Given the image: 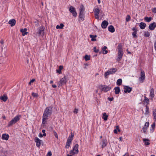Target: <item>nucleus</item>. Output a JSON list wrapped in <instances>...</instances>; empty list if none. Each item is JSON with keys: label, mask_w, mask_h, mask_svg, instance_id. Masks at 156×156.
Here are the masks:
<instances>
[{"label": "nucleus", "mask_w": 156, "mask_h": 156, "mask_svg": "<svg viewBox=\"0 0 156 156\" xmlns=\"http://www.w3.org/2000/svg\"><path fill=\"white\" fill-rule=\"evenodd\" d=\"M63 69V66H60L59 67V69L61 71V70Z\"/></svg>", "instance_id": "052dcab7"}, {"label": "nucleus", "mask_w": 156, "mask_h": 156, "mask_svg": "<svg viewBox=\"0 0 156 156\" xmlns=\"http://www.w3.org/2000/svg\"><path fill=\"white\" fill-rule=\"evenodd\" d=\"M84 8L83 5H81L80 6V13H84Z\"/></svg>", "instance_id": "393cba45"}, {"label": "nucleus", "mask_w": 156, "mask_h": 156, "mask_svg": "<svg viewBox=\"0 0 156 156\" xmlns=\"http://www.w3.org/2000/svg\"><path fill=\"white\" fill-rule=\"evenodd\" d=\"M143 141L144 142V144L145 145H148L150 144L149 140L147 139H144Z\"/></svg>", "instance_id": "c756f323"}, {"label": "nucleus", "mask_w": 156, "mask_h": 156, "mask_svg": "<svg viewBox=\"0 0 156 156\" xmlns=\"http://www.w3.org/2000/svg\"><path fill=\"white\" fill-rule=\"evenodd\" d=\"M107 48L106 46H104L102 50L103 51V54H106L108 53V51L106 50Z\"/></svg>", "instance_id": "c9c22d12"}, {"label": "nucleus", "mask_w": 156, "mask_h": 156, "mask_svg": "<svg viewBox=\"0 0 156 156\" xmlns=\"http://www.w3.org/2000/svg\"><path fill=\"white\" fill-rule=\"evenodd\" d=\"M108 116L107 115L106 113H104L103 114L102 118L104 120L107 121L108 120Z\"/></svg>", "instance_id": "c85d7f7f"}, {"label": "nucleus", "mask_w": 156, "mask_h": 156, "mask_svg": "<svg viewBox=\"0 0 156 156\" xmlns=\"http://www.w3.org/2000/svg\"><path fill=\"white\" fill-rule=\"evenodd\" d=\"M67 81V78L66 76H65L63 77L61 79L60 81L58 83V87H59L61 86L64 85Z\"/></svg>", "instance_id": "7ed1b4c3"}, {"label": "nucleus", "mask_w": 156, "mask_h": 156, "mask_svg": "<svg viewBox=\"0 0 156 156\" xmlns=\"http://www.w3.org/2000/svg\"><path fill=\"white\" fill-rule=\"evenodd\" d=\"M52 87H53V88H55L57 87V86L56 85H55V84H53V85H52Z\"/></svg>", "instance_id": "0e129e2a"}, {"label": "nucleus", "mask_w": 156, "mask_h": 156, "mask_svg": "<svg viewBox=\"0 0 156 156\" xmlns=\"http://www.w3.org/2000/svg\"><path fill=\"white\" fill-rule=\"evenodd\" d=\"M156 27V24L155 22H153L151 23L149 26V28L151 30H154Z\"/></svg>", "instance_id": "4468645a"}, {"label": "nucleus", "mask_w": 156, "mask_h": 156, "mask_svg": "<svg viewBox=\"0 0 156 156\" xmlns=\"http://www.w3.org/2000/svg\"><path fill=\"white\" fill-rule=\"evenodd\" d=\"M32 95L34 97H37V93H32Z\"/></svg>", "instance_id": "603ef678"}, {"label": "nucleus", "mask_w": 156, "mask_h": 156, "mask_svg": "<svg viewBox=\"0 0 156 156\" xmlns=\"http://www.w3.org/2000/svg\"><path fill=\"white\" fill-rule=\"evenodd\" d=\"M153 119L156 122V109H153Z\"/></svg>", "instance_id": "cd10ccee"}, {"label": "nucleus", "mask_w": 156, "mask_h": 156, "mask_svg": "<svg viewBox=\"0 0 156 156\" xmlns=\"http://www.w3.org/2000/svg\"><path fill=\"white\" fill-rule=\"evenodd\" d=\"M149 113V107L147 105H146V106L145 112L144 114L145 115H148Z\"/></svg>", "instance_id": "72a5a7b5"}, {"label": "nucleus", "mask_w": 156, "mask_h": 156, "mask_svg": "<svg viewBox=\"0 0 156 156\" xmlns=\"http://www.w3.org/2000/svg\"><path fill=\"white\" fill-rule=\"evenodd\" d=\"M108 143L106 139H102L100 143V144L101 145L102 148H104L105 147Z\"/></svg>", "instance_id": "9d476101"}, {"label": "nucleus", "mask_w": 156, "mask_h": 156, "mask_svg": "<svg viewBox=\"0 0 156 156\" xmlns=\"http://www.w3.org/2000/svg\"><path fill=\"white\" fill-rule=\"evenodd\" d=\"M53 134H54V135L55 136V137L57 139H58V136L57 134L56 133V132L55 131H53Z\"/></svg>", "instance_id": "a18cd8bd"}, {"label": "nucleus", "mask_w": 156, "mask_h": 156, "mask_svg": "<svg viewBox=\"0 0 156 156\" xmlns=\"http://www.w3.org/2000/svg\"><path fill=\"white\" fill-rule=\"evenodd\" d=\"M57 72L59 74L61 73V71L59 69L57 70Z\"/></svg>", "instance_id": "e2e57ef3"}, {"label": "nucleus", "mask_w": 156, "mask_h": 156, "mask_svg": "<svg viewBox=\"0 0 156 156\" xmlns=\"http://www.w3.org/2000/svg\"><path fill=\"white\" fill-rule=\"evenodd\" d=\"M52 112V107L49 106L47 107L44 112L42 116V122L43 124H45L47 120L48 119V117L50 116Z\"/></svg>", "instance_id": "f257e3e1"}, {"label": "nucleus", "mask_w": 156, "mask_h": 156, "mask_svg": "<svg viewBox=\"0 0 156 156\" xmlns=\"http://www.w3.org/2000/svg\"><path fill=\"white\" fill-rule=\"evenodd\" d=\"M149 125V122H147L145 123L144 126L147 127H148Z\"/></svg>", "instance_id": "864d4df0"}, {"label": "nucleus", "mask_w": 156, "mask_h": 156, "mask_svg": "<svg viewBox=\"0 0 156 156\" xmlns=\"http://www.w3.org/2000/svg\"><path fill=\"white\" fill-rule=\"evenodd\" d=\"M74 135L73 133H71V135H69V137L67 140L72 141L73 140V137H74Z\"/></svg>", "instance_id": "b1692460"}, {"label": "nucleus", "mask_w": 156, "mask_h": 156, "mask_svg": "<svg viewBox=\"0 0 156 156\" xmlns=\"http://www.w3.org/2000/svg\"><path fill=\"white\" fill-rule=\"evenodd\" d=\"M42 132L43 133V136H46V134L45 133V129H43L42 130Z\"/></svg>", "instance_id": "8fccbe9b"}, {"label": "nucleus", "mask_w": 156, "mask_h": 156, "mask_svg": "<svg viewBox=\"0 0 156 156\" xmlns=\"http://www.w3.org/2000/svg\"><path fill=\"white\" fill-rule=\"evenodd\" d=\"M113 99H114L113 98H109H109H108V99L109 101H113Z\"/></svg>", "instance_id": "4d7b16f0"}, {"label": "nucleus", "mask_w": 156, "mask_h": 156, "mask_svg": "<svg viewBox=\"0 0 156 156\" xmlns=\"http://www.w3.org/2000/svg\"><path fill=\"white\" fill-rule=\"evenodd\" d=\"M130 18L131 17L130 15H127V16L126 17V21L127 22L129 21L130 20Z\"/></svg>", "instance_id": "ea45409f"}, {"label": "nucleus", "mask_w": 156, "mask_h": 156, "mask_svg": "<svg viewBox=\"0 0 156 156\" xmlns=\"http://www.w3.org/2000/svg\"><path fill=\"white\" fill-rule=\"evenodd\" d=\"M64 26V25L63 23H61L60 25H57L56 26L57 29H62Z\"/></svg>", "instance_id": "f704fd0d"}, {"label": "nucleus", "mask_w": 156, "mask_h": 156, "mask_svg": "<svg viewBox=\"0 0 156 156\" xmlns=\"http://www.w3.org/2000/svg\"><path fill=\"white\" fill-rule=\"evenodd\" d=\"M125 93H130L132 90V88L128 86H126L124 88Z\"/></svg>", "instance_id": "f8f14e48"}, {"label": "nucleus", "mask_w": 156, "mask_h": 156, "mask_svg": "<svg viewBox=\"0 0 156 156\" xmlns=\"http://www.w3.org/2000/svg\"><path fill=\"white\" fill-rule=\"evenodd\" d=\"M152 19V17H145L144 18V20L147 22H149L151 21Z\"/></svg>", "instance_id": "2f4dec72"}, {"label": "nucleus", "mask_w": 156, "mask_h": 156, "mask_svg": "<svg viewBox=\"0 0 156 156\" xmlns=\"http://www.w3.org/2000/svg\"><path fill=\"white\" fill-rule=\"evenodd\" d=\"M139 26L141 29H144L146 26V24L144 23L141 22Z\"/></svg>", "instance_id": "4be33fe9"}, {"label": "nucleus", "mask_w": 156, "mask_h": 156, "mask_svg": "<svg viewBox=\"0 0 156 156\" xmlns=\"http://www.w3.org/2000/svg\"><path fill=\"white\" fill-rule=\"evenodd\" d=\"M144 98H145V99H144L145 102H146L148 104L149 103V99L147 98L146 97H145Z\"/></svg>", "instance_id": "c03bdc74"}, {"label": "nucleus", "mask_w": 156, "mask_h": 156, "mask_svg": "<svg viewBox=\"0 0 156 156\" xmlns=\"http://www.w3.org/2000/svg\"><path fill=\"white\" fill-rule=\"evenodd\" d=\"M43 136V134H42L41 133H39L38 135V136L40 137H42Z\"/></svg>", "instance_id": "bf43d9fd"}, {"label": "nucleus", "mask_w": 156, "mask_h": 156, "mask_svg": "<svg viewBox=\"0 0 156 156\" xmlns=\"http://www.w3.org/2000/svg\"><path fill=\"white\" fill-rule=\"evenodd\" d=\"M122 82V80L121 79H118L116 82V84L118 86L120 85Z\"/></svg>", "instance_id": "473e14b6"}, {"label": "nucleus", "mask_w": 156, "mask_h": 156, "mask_svg": "<svg viewBox=\"0 0 156 156\" xmlns=\"http://www.w3.org/2000/svg\"><path fill=\"white\" fill-rule=\"evenodd\" d=\"M102 87V90L104 91L105 92L110 90L111 89V87H110L108 86H103Z\"/></svg>", "instance_id": "dca6fc26"}, {"label": "nucleus", "mask_w": 156, "mask_h": 156, "mask_svg": "<svg viewBox=\"0 0 156 156\" xmlns=\"http://www.w3.org/2000/svg\"><path fill=\"white\" fill-rule=\"evenodd\" d=\"M34 23H35V26L36 27H38V20H36L35 21Z\"/></svg>", "instance_id": "5fc2aeb1"}, {"label": "nucleus", "mask_w": 156, "mask_h": 156, "mask_svg": "<svg viewBox=\"0 0 156 156\" xmlns=\"http://www.w3.org/2000/svg\"><path fill=\"white\" fill-rule=\"evenodd\" d=\"M108 24V22L105 20L102 22L101 24V26L102 28L105 29L106 28Z\"/></svg>", "instance_id": "2eb2a0df"}, {"label": "nucleus", "mask_w": 156, "mask_h": 156, "mask_svg": "<svg viewBox=\"0 0 156 156\" xmlns=\"http://www.w3.org/2000/svg\"><path fill=\"white\" fill-rule=\"evenodd\" d=\"M152 12L154 13H156V8H154L152 9Z\"/></svg>", "instance_id": "3c124183"}, {"label": "nucleus", "mask_w": 156, "mask_h": 156, "mask_svg": "<svg viewBox=\"0 0 156 156\" xmlns=\"http://www.w3.org/2000/svg\"><path fill=\"white\" fill-rule=\"evenodd\" d=\"M116 129H118V130L119 132H120V130L119 129V126H116Z\"/></svg>", "instance_id": "338daca9"}, {"label": "nucleus", "mask_w": 156, "mask_h": 156, "mask_svg": "<svg viewBox=\"0 0 156 156\" xmlns=\"http://www.w3.org/2000/svg\"><path fill=\"white\" fill-rule=\"evenodd\" d=\"M94 51L96 53L98 52L99 51V49H97L96 47H94Z\"/></svg>", "instance_id": "49530a36"}, {"label": "nucleus", "mask_w": 156, "mask_h": 156, "mask_svg": "<svg viewBox=\"0 0 156 156\" xmlns=\"http://www.w3.org/2000/svg\"><path fill=\"white\" fill-rule=\"evenodd\" d=\"M69 10L74 16L76 17L77 16V13L75 8L72 6H71L69 7Z\"/></svg>", "instance_id": "423d86ee"}, {"label": "nucleus", "mask_w": 156, "mask_h": 156, "mask_svg": "<svg viewBox=\"0 0 156 156\" xmlns=\"http://www.w3.org/2000/svg\"><path fill=\"white\" fill-rule=\"evenodd\" d=\"M122 46L121 44H119L118 46V51H122Z\"/></svg>", "instance_id": "a19ab883"}, {"label": "nucleus", "mask_w": 156, "mask_h": 156, "mask_svg": "<svg viewBox=\"0 0 156 156\" xmlns=\"http://www.w3.org/2000/svg\"><path fill=\"white\" fill-rule=\"evenodd\" d=\"M90 37L91 38V40L92 41H96V38H95V37H96V36L95 35L94 36V35H90Z\"/></svg>", "instance_id": "e433bc0d"}, {"label": "nucleus", "mask_w": 156, "mask_h": 156, "mask_svg": "<svg viewBox=\"0 0 156 156\" xmlns=\"http://www.w3.org/2000/svg\"><path fill=\"white\" fill-rule=\"evenodd\" d=\"M78 109L75 108L73 111V113L74 114H77L78 113Z\"/></svg>", "instance_id": "09e8293b"}, {"label": "nucleus", "mask_w": 156, "mask_h": 156, "mask_svg": "<svg viewBox=\"0 0 156 156\" xmlns=\"http://www.w3.org/2000/svg\"><path fill=\"white\" fill-rule=\"evenodd\" d=\"M20 115H17L13 119L11 120L8 123V126H10L13 124L16 123L20 119Z\"/></svg>", "instance_id": "f03ea898"}, {"label": "nucleus", "mask_w": 156, "mask_h": 156, "mask_svg": "<svg viewBox=\"0 0 156 156\" xmlns=\"http://www.w3.org/2000/svg\"><path fill=\"white\" fill-rule=\"evenodd\" d=\"M9 137V135L6 134H2V139L3 140H8Z\"/></svg>", "instance_id": "6ab92c4d"}, {"label": "nucleus", "mask_w": 156, "mask_h": 156, "mask_svg": "<svg viewBox=\"0 0 156 156\" xmlns=\"http://www.w3.org/2000/svg\"><path fill=\"white\" fill-rule=\"evenodd\" d=\"M16 21L15 20L12 19L10 20L9 21V23L11 27L13 26L16 24Z\"/></svg>", "instance_id": "a211bd4d"}, {"label": "nucleus", "mask_w": 156, "mask_h": 156, "mask_svg": "<svg viewBox=\"0 0 156 156\" xmlns=\"http://www.w3.org/2000/svg\"><path fill=\"white\" fill-rule=\"evenodd\" d=\"M72 142V141L67 140V141L66 143V145L65 146V148H69V147L70 146V145L71 144Z\"/></svg>", "instance_id": "a878e982"}, {"label": "nucleus", "mask_w": 156, "mask_h": 156, "mask_svg": "<svg viewBox=\"0 0 156 156\" xmlns=\"http://www.w3.org/2000/svg\"><path fill=\"white\" fill-rule=\"evenodd\" d=\"M108 30L111 33L114 32L115 30L114 27L112 25H110L108 27Z\"/></svg>", "instance_id": "412c9836"}, {"label": "nucleus", "mask_w": 156, "mask_h": 156, "mask_svg": "<svg viewBox=\"0 0 156 156\" xmlns=\"http://www.w3.org/2000/svg\"><path fill=\"white\" fill-rule=\"evenodd\" d=\"M144 35L146 37H148L150 35V34L148 31H145L144 33Z\"/></svg>", "instance_id": "58836bf2"}, {"label": "nucleus", "mask_w": 156, "mask_h": 156, "mask_svg": "<svg viewBox=\"0 0 156 156\" xmlns=\"http://www.w3.org/2000/svg\"><path fill=\"white\" fill-rule=\"evenodd\" d=\"M44 26H42L39 28L38 33L40 35H43L44 30Z\"/></svg>", "instance_id": "ddd939ff"}, {"label": "nucleus", "mask_w": 156, "mask_h": 156, "mask_svg": "<svg viewBox=\"0 0 156 156\" xmlns=\"http://www.w3.org/2000/svg\"><path fill=\"white\" fill-rule=\"evenodd\" d=\"M99 12L100 10L98 8H96L95 9L94 13L96 19H99V17L98 15L99 14Z\"/></svg>", "instance_id": "9b49d317"}, {"label": "nucleus", "mask_w": 156, "mask_h": 156, "mask_svg": "<svg viewBox=\"0 0 156 156\" xmlns=\"http://www.w3.org/2000/svg\"><path fill=\"white\" fill-rule=\"evenodd\" d=\"M51 155L52 154L51 151L48 152L47 154V155H48V156H51Z\"/></svg>", "instance_id": "13d9d810"}, {"label": "nucleus", "mask_w": 156, "mask_h": 156, "mask_svg": "<svg viewBox=\"0 0 156 156\" xmlns=\"http://www.w3.org/2000/svg\"><path fill=\"white\" fill-rule=\"evenodd\" d=\"M84 13H80L79 15V21H83L84 20Z\"/></svg>", "instance_id": "f3484780"}, {"label": "nucleus", "mask_w": 156, "mask_h": 156, "mask_svg": "<svg viewBox=\"0 0 156 156\" xmlns=\"http://www.w3.org/2000/svg\"><path fill=\"white\" fill-rule=\"evenodd\" d=\"M84 58L86 61L89 60L90 59V57L86 55H85Z\"/></svg>", "instance_id": "79ce46f5"}, {"label": "nucleus", "mask_w": 156, "mask_h": 156, "mask_svg": "<svg viewBox=\"0 0 156 156\" xmlns=\"http://www.w3.org/2000/svg\"><path fill=\"white\" fill-rule=\"evenodd\" d=\"M123 156H129V154L128 153H126Z\"/></svg>", "instance_id": "774afa93"}, {"label": "nucleus", "mask_w": 156, "mask_h": 156, "mask_svg": "<svg viewBox=\"0 0 156 156\" xmlns=\"http://www.w3.org/2000/svg\"><path fill=\"white\" fill-rule=\"evenodd\" d=\"M27 30L26 28L20 30V32L22 33V35L23 36H25V35L27 34Z\"/></svg>", "instance_id": "aec40b11"}, {"label": "nucleus", "mask_w": 156, "mask_h": 156, "mask_svg": "<svg viewBox=\"0 0 156 156\" xmlns=\"http://www.w3.org/2000/svg\"><path fill=\"white\" fill-rule=\"evenodd\" d=\"M35 80V79H33L31 80H30V81L29 82V84H30L32 83H33Z\"/></svg>", "instance_id": "6e6d98bb"}, {"label": "nucleus", "mask_w": 156, "mask_h": 156, "mask_svg": "<svg viewBox=\"0 0 156 156\" xmlns=\"http://www.w3.org/2000/svg\"><path fill=\"white\" fill-rule=\"evenodd\" d=\"M155 124L154 122L151 125V128L150 129V132L152 133L154 131V128H155Z\"/></svg>", "instance_id": "bb28decb"}, {"label": "nucleus", "mask_w": 156, "mask_h": 156, "mask_svg": "<svg viewBox=\"0 0 156 156\" xmlns=\"http://www.w3.org/2000/svg\"><path fill=\"white\" fill-rule=\"evenodd\" d=\"M34 141L36 143V146L39 147L42 143V141L37 137H36L34 139Z\"/></svg>", "instance_id": "0eeeda50"}, {"label": "nucleus", "mask_w": 156, "mask_h": 156, "mask_svg": "<svg viewBox=\"0 0 156 156\" xmlns=\"http://www.w3.org/2000/svg\"><path fill=\"white\" fill-rule=\"evenodd\" d=\"M114 133H115V134H116L117 133V129H115L114 130Z\"/></svg>", "instance_id": "69168bd1"}, {"label": "nucleus", "mask_w": 156, "mask_h": 156, "mask_svg": "<svg viewBox=\"0 0 156 156\" xmlns=\"http://www.w3.org/2000/svg\"><path fill=\"white\" fill-rule=\"evenodd\" d=\"M0 98L1 100H2L4 101H5L7 99V97L6 96L3 95L0 97Z\"/></svg>", "instance_id": "7c9ffc66"}, {"label": "nucleus", "mask_w": 156, "mask_h": 156, "mask_svg": "<svg viewBox=\"0 0 156 156\" xmlns=\"http://www.w3.org/2000/svg\"><path fill=\"white\" fill-rule=\"evenodd\" d=\"M148 127L146 126H145L144 125V126L143 128V132L145 133H146V130L147 129Z\"/></svg>", "instance_id": "37998d69"}, {"label": "nucleus", "mask_w": 156, "mask_h": 156, "mask_svg": "<svg viewBox=\"0 0 156 156\" xmlns=\"http://www.w3.org/2000/svg\"><path fill=\"white\" fill-rule=\"evenodd\" d=\"M132 30H133L134 31H137V30L136 28L135 27H134L132 28Z\"/></svg>", "instance_id": "680f3d73"}, {"label": "nucleus", "mask_w": 156, "mask_h": 156, "mask_svg": "<svg viewBox=\"0 0 156 156\" xmlns=\"http://www.w3.org/2000/svg\"><path fill=\"white\" fill-rule=\"evenodd\" d=\"M150 96L152 97H154V90L153 88H152L151 90L150 91Z\"/></svg>", "instance_id": "4c0bfd02"}, {"label": "nucleus", "mask_w": 156, "mask_h": 156, "mask_svg": "<svg viewBox=\"0 0 156 156\" xmlns=\"http://www.w3.org/2000/svg\"><path fill=\"white\" fill-rule=\"evenodd\" d=\"M117 71V69L116 68H112L108 70L105 73V78H107V76L110 74H112L114 73Z\"/></svg>", "instance_id": "39448f33"}, {"label": "nucleus", "mask_w": 156, "mask_h": 156, "mask_svg": "<svg viewBox=\"0 0 156 156\" xmlns=\"http://www.w3.org/2000/svg\"><path fill=\"white\" fill-rule=\"evenodd\" d=\"M136 31H134L133 32V33H132V35L134 37H136Z\"/></svg>", "instance_id": "de8ad7c7"}, {"label": "nucleus", "mask_w": 156, "mask_h": 156, "mask_svg": "<svg viewBox=\"0 0 156 156\" xmlns=\"http://www.w3.org/2000/svg\"><path fill=\"white\" fill-rule=\"evenodd\" d=\"M115 94H118L120 91V90L119 87H116L114 88Z\"/></svg>", "instance_id": "5701e85b"}, {"label": "nucleus", "mask_w": 156, "mask_h": 156, "mask_svg": "<svg viewBox=\"0 0 156 156\" xmlns=\"http://www.w3.org/2000/svg\"><path fill=\"white\" fill-rule=\"evenodd\" d=\"M123 55V52L122 51H118L117 58L116 60L118 61H119L122 59Z\"/></svg>", "instance_id": "1a4fd4ad"}, {"label": "nucleus", "mask_w": 156, "mask_h": 156, "mask_svg": "<svg viewBox=\"0 0 156 156\" xmlns=\"http://www.w3.org/2000/svg\"><path fill=\"white\" fill-rule=\"evenodd\" d=\"M78 147V144H76L73 147V150L70 151V154L73 155L77 154L79 152Z\"/></svg>", "instance_id": "20e7f679"}, {"label": "nucleus", "mask_w": 156, "mask_h": 156, "mask_svg": "<svg viewBox=\"0 0 156 156\" xmlns=\"http://www.w3.org/2000/svg\"><path fill=\"white\" fill-rule=\"evenodd\" d=\"M145 76L144 72L143 71H141L140 73V77L139 78L140 81L143 83L145 79Z\"/></svg>", "instance_id": "6e6552de"}]
</instances>
